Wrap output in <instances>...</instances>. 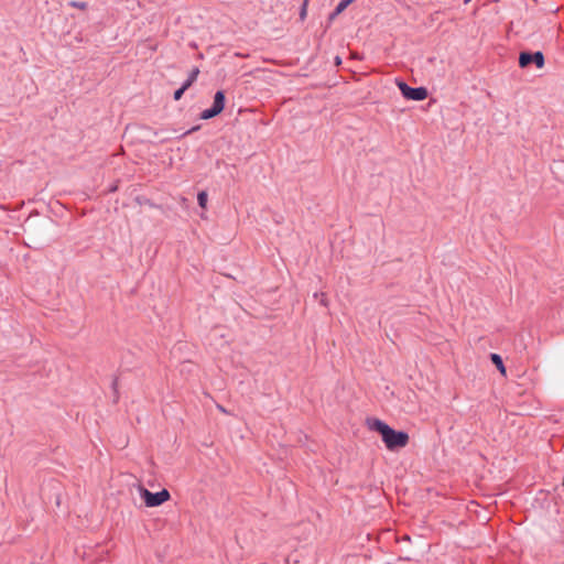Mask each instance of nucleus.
Segmentation results:
<instances>
[{
    "label": "nucleus",
    "mask_w": 564,
    "mask_h": 564,
    "mask_svg": "<svg viewBox=\"0 0 564 564\" xmlns=\"http://www.w3.org/2000/svg\"><path fill=\"white\" fill-rule=\"evenodd\" d=\"M340 63H341L340 58L336 57V64H340Z\"/></svg>",
    "instance_id": "17"
},
{
    "label": "nucleus",
    "mask_w": 564,
    "mask_h": 564,
    "mask_svg": "<svg viewBox=\"0 0 564 564\" xmlns=\"http://www.w3.org/2000/svg\"><path fill=\"white\" fill-rule=\"evenodd\" d=\"M184 93L185 90L182 87H180L177 90L174 91V99L180 100Z\"/></svg>",
    "instance_id": "12"
},
{
    "label": "nucleus",
    "mask_w": 564,
    "mask_h": 564,
    "mask_svg": "<svg viewBox=\"0 0 564 564\" xmlns=\"http://www.w3.org/2000/svg\"><path fill=\"white\" fill-rule=\"evenodd\" d=\"M217 409L223 413H227V410L220 404L217 405Z\"/></svg>",
    "instance_id": "16"
},
{
    "label": "nucleus",
    "mask_w": 564,
    "mask_h": 564,
    "mask_svg": "<svg viewBox=\"0 0 564 564\" xmlns=\"http://www.w3.org/2000/svg\"><path fill=\"white\" fill-rule=\"evenodd\" d=\"M198 75H199V68L194 67L188 75V79H191L194 83L197 79Z\"/></svg>",
    "instance_id": "11"
},
{
    "label": "nucleus",
    "mask_w": 564,
    "mask_h": 564,
    "mask_svg": "<svg viewBox=\"0 0 564 564\" xmlns=\"http://www.w3.org/2000/svg\"><path fill=\"white\" fill-rule=\"evenodd\" d=\"M69 6L73 7V8L80 9V10H85L87 8V3L86 2H79V1H70Z\"/></svg>",
    "instance_id": "10"
},
{
    "label": "nucleus",
    "mask_w": 564,
    "mask_h": 564,
    "mask_svg": "<svg viewBox=\"0 0 564 564\" xmlns=\"http://www.w3.org/2000/svg\"><path fill=\"white\" fill-rule=\"evenodd\" d=\"M307 1H308V0H304V3H303V6H302V8H301L300 17H301V19H302V20H304V19H305V17H306V7H307Z\"/></svg>",
    "instance_id": "13"
},
{
    "label": "nucleus",
    "mask_w": 564,
    "mask_h": 564,
    "mask_svg": "<svg viewBox=\"0 0 564 564\" xmlns=\"http://www.w3.org/2000/svg\"><path fill=\"white\" fill-rule=\"evenodd\" d=\"M350 2L351 0H341L335 9V14H339L341 11H344Z\"/></svg>",
    "instance_id": "8"
},
{
    "label": "nucleus",
    "mask_w": 564,
    "mask_h": 564,
    "mask_svg": "<svg viewBox=\"0 0 564 564\" xmlns=\"http://www.w3.org/2000/svg\"><path fill=\"white\" fill-rule=\"evenodd\" d=\"M314 297L317 299L323 306L326 307L328 305L327 296L325 293H314Z\"/></svg>",
    "instance_id": "9"
},
{
    "label": "nucleus",
    "mask_w": 564,
    "mask_h": 564,
    "mask_svg": "<svg viewBox=\"0 0 564 564\" xmlns=\"http://www.w3.org/2000/svg\"><path fill=\"white\" fill-rule=\"evenodd\" d=\"M207 200H208V195L206 192L202 191L198 193L197 195V202H198V205L202 207V208H206L207 206Z\"/></svg>",
    "instance_id": "7"
},
{
    "label": "nucleus",
    "mask_w": 564,
    "mask_h": 564,
    "mask_svg": "<svg viewBox=\"0 0 564 564\" xmlns=\"http://www.w3.org/2000/svg\"><path fill=\"white\" fill-rule=\"evenodd\" d=\"M491 360L497 366L501 373L506 372L502 358L498 354H491Z\"/></svg>",
    "instance_id": "6"
},
{
    "label": "nucleus",
    "mask_w": 564,
    "mask_h": 564,
    "mask_svg": "<svg viewBox=\"0 0 564 564\" xmlns=\"http://www.w3.org/2000/svg\"><path fill=\"white\" fill-rule=\"evenodd\" d=\"M198 128H199V127H194V128H192V129L187 130V131L184 133V135H186V134H191L192 132L196 131Z\"/></svg>",
    "instance_id": "15"
},
{
    "label": "nucleus",
    "mask_w": 564,
    "mask_h": 564,
    "mask_svg": "<svg viewBox=\"0 0 564 564\" xmlns=\"http://www.w3.org/2000/svg\"><path fill=\"white\" fill-rule=\"evenodd\" d=\"M139 492L141 498L144 500L145 506L150 508L161 506L171 497L169 490L166 489H162L159 492H151L144 487H139Z\"/></svg>",
    "instance_id": "2"
},
{
    "label": "nucleus",
    "mask_w": 564,
    "mask_h": 564,
    "mask_svg": "<svg viewBox=\"0 0 564 564\" xmlns=\"http://www.w3.org/2000/svg\"><path fill=\"white\" fill-rule=\"evenodd\" d=\"M367 424L371 431H376L381 435L389 451L403 448L409 443V434L406 432L395 431L379 419H368Z\"/></svg>",
    "instance_id": "1"
},
{
    "label": "nucleus",
    "mask_w": 564,
    "mask_h": 564,
    "mask_svg": "<svg viewBox=\"0 0 564 564\" xmlns=\"http://www.w3.org/2000/svg\"><path fill=\"white\" fill-rule=\"evenodd\" d=\"M470 0H464L465 3H468Z\"/></svg>",
    "instance_id": "18"
},
{
    "label": "nucleus",
    "mask_w": 564,
    "mask_h": 564,
    "mask_svg": "<svg viewBox=\"0 0 564 564\" xmlns=\"http://www.w3.org/2000/svg\"><path fill=\"white\" fill-rule=\"evenodd\" d=\"M225 100L226 99H225L224 91L218 90L214 96L213 106L208 109H205L200 113V118L204 120H208V119H212V118L216 117L217 115H219L225 108Z\"/></svg>",
    "instance_id": "4"
},
{
    "label": "nucleus",
    "mask_w": 564,
    "mask_h": 564,
    "mask_svg": "<svg viewBox=\"0 0 564 564\" xmlns=\"http://www.w3.org/2000/svg\"><path fill=\"white\" fill-rule=\"evenodd\" d=\"M194 83L191 79H186L181 86L184 90H187Z\"/></svg>",
    "instance_id": "14"
},
{
    "label": "nucleus",
    "mask_w": 564,
    "mask_h": 564,
    "mask_svg": "<svg viewBox=\"0 0 564 564\" xmlns=\"http://www.w3.org/2000/svg\"><path fill=\"white\" fill-rule=\"evenodd\" d=\"M531 63H534L538 68H542L544 66L543 53L540 51H538L535 53H529V52L520 53L519 65L521 67H527Z\"/></svg>",
    "instance_id": "5"
},
{
    "label": "nucleus",
    "mask_w": 564,
    "mask_h": 564,
    "mask_svg": "<svg viewBox=\"0 0 564 564\" xmlns=\"http://www.w3.org/2000/svg\"><path fill=\"white\" fill-rule=\"evenodd\" d=\"M398 87L406 99L422 101L427 97V89L425 87L413 88L402 80L398 82Z\"/></svg>",
    "instance_id": "3"
}]
</instances>
